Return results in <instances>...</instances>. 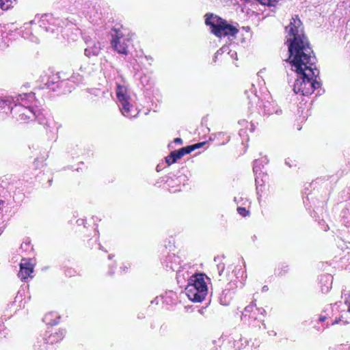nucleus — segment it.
I'll return each instance as SVG.
<instances>
[{
	"label": "nucleus",
	"instance_id": "nucleus-1",
	"mask_svg": "<svg viewBox=\"0 0 350 350\" xmlns=\"http://www.w3.org/2000/svg\"><path fill=\"white\" fill-rule=\"evenodd\" d=\"M285 44L288 46V57L285 60L289 63L295 72H301L303 69L308 70L314 75L317 58L310 46L308 38L305 35L301 21L297 15L293 17L288 26Z\"/></svg>",
	"mask_w": 350,
	"mask_h": 350
},
{
	"label": "nucleus",
	"instance_id": "nucleus-40",
	"mask_svg": "<svg viewBox=\"0 0 350 350\" xmlns=\"http://www.w3.org/2000/svg\"><path fill=\"white\" fill-rule=\"evenodd\" d=\"M338 323V320H336L332 324H336V323Z\"/></svg>",
	"mask_w": 350,
	"mask_h": 350
},
{
	"label": "nucleus",
	"instance_id": "nucleus-35",
	"mask_svg": "<svg viewBox=\"0 0 350 350\" xmlns=\"http://www.w3.org/2000/svg\"><path fill=\"white\" fill-rule=\"evenodd\" d=\"M33 38H34L35 40H33V42H36V43H38V42H39L38 38H36V37H33Z\"/></svg>",
	"mask_w": 350,
	"mask_h": 350
},
{
	"label": "nucleus",
	"instance_id": "nucleus-32",
	"mask_svg": "<svg viewBox=\"0 0 350 350\" xmlns=\"http://www.w3.org/2000/svg\"><path fill=\"white\" fill-rule=\"evenodd\" d=\"M325 319H326V317L325 316H321L319 317V321H324Z\"/></svg>",
	"mask_w": 350,
	"mask_h": 350
},
{
	"label": "nucleus",
	"instance_id": "nucleus-4",
	"mask_svg": "<svg viewBox=\"0 0 350 350\" xmlns=\"http://www.w3.org/2000/svg\"><path fill=\"white\" fill-rule=\"evenodd\" d=\"M205 24L209 26L211 32L217 37L232 36H234L239 30L226 21L219 16H215L212 13H208L205 15Z\"/></svg>",
	"mask_w": 350,
	"mask_h": 350
},
{
	"label": "nucleus",
	"instance_id": "nucleus-29",
	"mask_svg": "<svg viewBox=\"0 0 350 350\" xmlns=\"http://www.w3.org/2000/svg\"><path fill=\"white\" fill-rule=\"evenodd\" d=\"M18 266H19V272L18 273V275L20 277V273H22V260L18 263Z\"/></svg>",
	"mask_w": 350,
	"mask_h": 350
},
{
	"label": "nucleus",
	"instance_id": "nucleus-13",
	"mask_svg": "<svg viewBox=\"0 0 350 350\" xmlns=\"http://www.w3.org/2000/svg\"><path fill=\"white\" fill-rule=\"evenodd\" d=\"M181 159L177 150L172 151L170 154L165 157V162L168 165L176 163L178 159Z\"/></svg>",
	"mask_w": 350,
	"mask_h": 350
},
{
	"label": "nucleus",
	"instance_id": "nucleus-41",
	"mask_svg": "<svg viewBox=\"0 0 350 350\" xmlns=\"http://www.w3.org/2000/svg\"><path fill=\"white\" fill-rule=\"evenodd\" d=\"M34 22V21H31L29 23L32 24Z\"/></svg>",
	"mask_w": 350,
	"mask_h": 350
},
{
	"label": "nucleus",
	"instance_id": "nucleus-6",
	"mask_svg": "<svg viewBox=\"0 0 350 350\" xmlns=\"http://www.w3.org/2000/svg\"><path fill=\"white\" fill-rule=\"evenodd\" d=\"M124 92L125 88L124 87L118 85L116 95L122 105V113L124 116H129L130 104L128 101L129 98Z\"/></svg>",
	"mask_w": 350,
	"mask_h": 350
},
{
	"label": "nucleus",
	"instance_id": "nucleus-31",
	"mask_svg": "<svg viewBox=\"0 0 350 350\" xmlns=\"http://www.w3.org/2000/svg\"><path fill=\"white\" fill-rule=\"evenodd\" d=\"M222 52H223V51H222V49H219V50L216 52V53H215V58H217V55L218 54H220V53H222Z\"/></svg>",
	"mask_w": 350,
	"mask_h": 350
},
{
	"label": "nucleus",
	"instance_id": "nucleus-17",
	"mask_svg": "<svg viewBox=\"0 0 350 350\" xmlns=\"http://www.w3.org/2000/svg\"><path fill=\"white\" fill-rule=\"evenodd\" d=\"M177 151L178 152L179 155L182 158L185 154H189L192 151H193V146H187L183 147V148L177 150Z\"/></svg>",
	"mask_w": 350,
	"mask_h": 350
},
{
	"label": "nucleus",
	"instance_id": "nucleus-34",
	"mask_svg": "<svg viewBox=\"0 0 350 350\" xmlns=\"http://www.w3.org/2000/svg\"><path fill=\"white\" fill-rule=\"evenodd\" d=\"M275 113H277V114H280L282 113V110L281 109H276L275 111Z\"/></svg>",
	"mask_w": 350,
	"mask_h": 350
},
{
	"label": "nucleus",
	"instance_id": "nucleus-9",
	"mask_svg": "<svg viewBox=\"0 0 350 350\" xmlns=\"http://www.w3.org/2000/svg\"><path fill=\"white\" fill-rule=\"evenodd\" d=\"M88 47L85 49V55L88 57L91 55L96 56L99 54L101 47L99 42H95L90 41V42H86Z\"/></svg>",
	"mask_w": 350,
	"mask_h": 350
},
{
	"label": "nucleus",
	"instance_id": "nucleus-12",
	"mask_svg": "<svg viewBox=\"0 0 350 350\" xmlns=\"http://www.w3.org/2000/svg\"><path fill=\"white\" fill-rule=\"evenodd\" d=\"M65 330L61 329L58 332H56L54 334H51L48 338H46V343H54L58 342L62 340L65 336Z\"/></svg>",
	"mask_w": 350,
	"mask_h": 350
},
{
	"label": "nucleus",
	"instance_id": "nucleus-26",
	"mask_svg": "<svg viewBox=\"0 0 350 350\" xmlns=\"http://www.w3.org/2000/svg\"><path fill=\"white\" fill-rule=\"evenodd\" d=\"M345 304L348 305L347 312H350V292L348 294V297L345 300Z\"/></svg>",
	"mask_w": 350,
	"mask_h": 350
},
{
	"label": "nucleus",
	"instance_id": "nucleus-38",
	"mask_svg": "<svg viewBox=\"0 0 350 350\" xmlns=\"http://www.w3.org/2000/svg\"><path fill=\"white\" fill-rule=\"evenodd\" d=\"M113 256L112 254H109V255L108 256V258H109V259H111V258H113Z\"/></svg>",
	"mask_w": 350,
	"mask_h": 350
},
{
	"label": "nucleus",
	"instance_id": "nucleus-37",
	"mask_svg": "<svg viewBox=\"0 0 350 350\" xmlns=\"http://www.w3.org/2000/svg\"><path fill=\"white\" fill-rule=\"evenodd\" d=\"M174 257H175V256H173V258H174ZM172 258V256H167V259H168L169 260H171V258Z\"/></svg>",
	"mask_w": 350,
	"mask_h": 350
},
{
	"label": "nucleus",
	"instance_id": "nucleus-24",
	"mask_svg": "<svg viewBox=\"0 0 350 350\" xmlns=\"http://www.w3.org/2000/svg\"><path fill=\"white\" fill-rule=\"evenodd\" d=\"M253 309V305L250 304L247 306H246L244 309V312H243V315L246 316L247 313H250L252 311Z\"/></svg>",
	"mask_w": 350,
	"mask_h": 350
},
{
	"label": "nucleus",
	"instance_id": "nucleus-15",
	"mask_svg": "<svg viewBox=\"0 0 350 350\" xmlns=\"http://www.w3.org/2000/svg\"><path fill=\"white\" fill-rule=\"evenodd\" d=\"M36 102L35 94L33 92L23 93V103L25 105H33V103Z\"/></svg>",
	"mask_w": 350,
	"mask_h": 350
},
{
	"label": "nucleus",
	"instance_id": "nucleus-22",
	"mask_svg": "<svg viewBox=\"0 0 350 350\" xmlns=\"http://www.w3.org/2000/svg\"><path fill=\"white\" fill-rule=\"evenodd\" d=\"M237 211L240 215H241L244 217L249 215V211L247 210H246V208L244 207H238Z\"/></svg>",
	"mask_w": 350,
	"mask_h": 350
},
{
	"label": "nucleus",
	"instance_id": "nucleus-14",
	"mask_svg": "<svg viewBox=\"0 0 350 350\" xmlns=\"http://www.w3.org/2000/svg\"><path fill=\"white\" fill-rule=\"evenodd\" d=\"M6 107L8 109L10 110L11 113L14 114L18 109L20 108V106H17L15 104L14 108L10 106V101L8 100L1 99L0 100V108L2 109H5Z\"/></svg>",
	"mask_w": 350,
	"mask_h": 350
},
{
	"label": "nucleus",
	"instance_id": "nucleus-33",
	"mask_svg": "<svg viewBox=\"0 0 350 350\" xmlns=\"http://www.w3.org/2000/svg\"><path fill=\"white\" fill-rule=\"evenodd\" d=\"M167 267H170V268L171 269H172L173 271H174V270H175V267L173 266L172 263H171V265H167Z\"/></svg>",
	"mask_w": 350,
	"mask_h": 350
},
{
	"label": "nucleus",
	"instance_id": "nucleus-7",
	"mask_svg": "<svg viewBox=\"0 0 350 350\" xmlns=\"http://www.w3.org/2000/svg\"><path fill=\"white\" fill-rule=\"evenodd\" d=\"M39 109L35 105H25L23 103V120L34 121L38 118Z\"/></svg>",
	"mask_w": 350,
	"mask_h": 350
},
{
	"label": "nucleus",
	"instance_id": "nucleus-16",
	"mask_svg": "<svg viewBox=\"0 0 350 350\" xmlns=\"http://www.w3.org/2000/svg\"><path fill=\"white\" fill-rule=\"evenodd\" d=\"M288 269H289L288 265L286 263H282L277 269H275V274L279 277H282L288 273Z\"/></svg>",
	"mask_w": 350,
	"mask_h": 350
},
{
	"label": "nucleus",
	"instance_id": "nucleus-39",
	"mask_svg": "<svg viewBox=\"0 0 350 350\" xmlns=\"http://www.w3.org/2000/svg\"><path fill=\"white\" fill-rule=\"evenodd\" d=\"M285 163L288 165L289 167H291V165L289 164V162H288L287 161H285Z\"/></svg>",
	"mask_w": 350,
	"mask_h": 350
},
{
	"label": "nucleus",
	"instance_id": "nucleus-5",
	"mask_svg": "<svg viewBox=\"0 0 350 350\" xmlns=\"http://www.w3.org/2000/svg\"><path fill=\"white\" fill-rule=\"evenodd\" d=\"M57 22L59 20L49 14H43L38 21L40 27L44 28L46 31L51 33H55V30H57L59 25Z\"/></svg>",
	"mask_w": 350,
	"mask_h": 350
},
{
	"label": "nucleus",
	"instance_id": "nucleus-36",
	"mask_svg": "<svg viewBox=\"0 0 350 350\" xmlns=\"http://www.w3.org/2000/svg\"><path fill=\"white\" fill-rule=\"evenodd\" d=\"M157 172H159V171H160V166H159V165H158L157 166Z\"/></svg>",
	"mask_w": 350,
	"mask_h": 350
},
{
	"label": "nucleus",
	"instance_id": "nucleus-46",
	"mask_svg": "<svg viewBox=\"0 0 350 350\" xmlns=\"http://www.w3.org/2000/svg\"><path fill=\"white\" fill-rule=\"evenodd\" d=\"M3 202L1 200H0V204L2 203Z\"/></svg>",
	"mask_w": 350,
	"mask_h": 350
},
{
	"label": "nucleus",
	"instance_id": "nucleus-23",
	"mask_svg": "<svg viewBox=\"0 0 350 350\" xmlns=\"http://www.w3.org/2000/svg\"><path fill=\"white\" fill-rule=\"evenodd\" d=\"M217 271H218V274L219 275H221L224 269H225V265L223 263H221V264H219L217 265Z\"/></svg>",
	"mask_w": 350,
	"mask_h": 350
},
{
	"label": "nucleus",
	"instance_id": "nucleus-30",
	"mask_svg": "<svg viewBox=\"0 0 350 350\" xmlns=\"http://www.w3.org/2000/svg\"><path fill=\"white\" fill-rule=\"evenodd\" d=\"M269 290V288L267 285H265L262 288V292H266Z\"/></svg>",
	"mask_w": 350,
	"mask_h": 350
},
{
	"label": "nucleus",
	"instance_id": "nucleus-2",
	"mask_svg": "<svg viewBox=\"0 0 350 350\" xmlns=\"http://www.w3.org/2000/svg\"><path fill=\"white\" fill-rule=\"evenodd\" d=\"M306 71H308V70L303 69V72H296L298 78L295 80L293 87V91L295 94L300 93L303 96H308L321 86L320 82L317 81L319 70H314V75H312L310 72L306 73Z\"/></svg>",
	"mask_w": 350,
	"mask_h": 350
},
{
	"label": "nucleus",
	"instance_id": "nucleus-43",
	"mask_svg": "<svg viewBox=\"0 0 350 350\" xmlns=\"http://www.w3.org/2000/svg\"><path fill=\"white\" fill-rule=\"evenodd\" d=\"M126 269H127V267H124V271H126Z\"/></svg>",
	"mask_w": 350,
	"mask_h": 350
},
{
	"label": "nucleus",
	"instance_id": "nucleus-25",
	"mask_svg": "<svg viewBox=\"0 0 350 350\" xmlns=\"http://www.w3.org/2000/svg\"><path fill=\"white\" fill-rule=\"evenodd\" d=\"M204 144H205V142H200V143L190 145V146H193V150H195L196 149L201 148Z\"/></svg>",
	"mask_w": 350,
	"mask_h": 350
},
{
	"label": "nucleus",
	"instance_id": "nucleus-28",
	"mask_svg": "<svg viewBox=\"0 0 350 350\" xmlns=\"http://www.w3.org/2000/svg\"><path fill=\"white\" fill-rule=\"evenodd\" d=\"M265 111L270 115V114H272L273 113V111H271L269 108H268V106L267 105H265Z\"/></svg>",
	"mask_w": 350,
	"mask_h": 350
},
{
	"label": "nucleus",
	"instance_id": "nucleus-11",
	"mask_svg": "<svg viewBox=\"0 0 350 350\" xmlns=\"http://www.w3.org/2000/svg\"><path fill=\"white\" fill-rule=\"evenodd\" d=\"M23 261H25L23 262V272L27 276L32 278L33 276L31 274L33 272L34 266L36 265L35 260L33 258H28L26 260V259L23 258Z\"/></svg>",
	"mask_w": 350,
	"mask_h": 350
},
{
	"label": "nucleus",
	"instance_id": "nucleus-44",
	"mask_svg": "<svg viewBox=\"0 0 350 350\" xmlns=\"http://www.w3.org/2000/svg\"><path fill=\"white\" fill-rule=\"evenodd\" d=\"M113 272H111V271H110V272H109V274H110V275H113Z\"/></svg>",
	"mask_w": 350,
	"mask_h": 350
},
{
	"label": "nucleus",
	"instance_id": "nucleus-8",
	"mask_svg": "<svg viewBox=\"0 0 350 350\" xmlns=\"http://www.w3.org/2000/svg\"><path fill=\"white\" fill-rule=\"evenodd\" d=\"M111 46L118 53L125 54L128 53V45L125 42L124 39L116 36V38L113 37L111 40Z\"/></svg>",
	"mask_w": 350,
	"mask_h": 350
},
{
	"label": "nucleus",
	"instance_id": "nucleus-45",
	"mask_svg": "<svg viewBox=\"0 0 350 350\" xmlns=\"http://www.w3.org/2000/svg\"><path fill=\"white\" fill-rule=\"evenodd\" d=\"M234 200L235 202H237V198H236V197L234 198Z\"/></svg>",
	"mask_w": 350,
	"mask_h": 350
},
{
	"label": "nucleus",
	"instance_id": "nucleus-10",
	"mask_svg": "<svg viewBox=\"0 0 350 350\" xmlns=\"http://www.w3.org/2000/svg\"><path fill=\"white\" fill-rule=\"evenodd\" d=\"M59 319L60 316L58 315L56 312H50L44 315L42 321L46 325L53 326L59 323Z\"/></svg>",
	"mask_w": 350,
	"mask_h": 350
},
{
	"label": "nucleus",
	"instance_id": "nucleus-21",
	"mask_svg": "<svg viewBox=\"0 0 350 350\" xmlns=\"http://www.w3.org/2000/svg\"><path fill=\"white\" fill-rule=\"evenodd\" d=\"M260 175V173H259V175L256 174V178H255V183L256 185L257 190L258 189V186H262V183H264V180H262V178L260 179V177H259Z\"/></svg>",
	"mask_w": 350,
	"mask_h": 350
},
{
	"label": "nucleus",
	"instance_id": "nucleus-3",
	"mask_svg": "<svg viewBox=\"0 0 350 350\" xmlns=\"http://www.w3.org/2000/svg\"><path fill=\"white\" fill-rule=\"evenodd\" d=\"M204 274L197 273L192 275L185 288L189 299L193 302L202 301L208 292V287L204 281Z\"/></svg>",
	"mask_w": 350,
	"mask_h": 350
},
{
	"label": "nucleus",
	"instance_id": "nucleus-18",
	"mask_svg": "<svg viewBox=\"0 0 350 350\" xmlns=\"http://www.w3.org/2000/svg\"><path fill=\"white\" fill-rule=\"evenodd\" d=\"M12 6V2L10 3L9 0L0 1V7L3 10H7Z\"/></svg>",
	"mask_w": 350,
	"mask_h": 350
},
{
	"label": "nucleus",
	"instance_id": "nucleus-27",
	"mask_svg": "<svg viewBox=\"0 0 350 350\" xmlns=\"http://www.w3.org/2000/svg\"><path fill=\"white\" fill-rule=\"evenodd\" d=\"M174 142L178 144H183V139L181 138L177 137L174 139Z\"/></svg>",
	"mask_w": 350,
	"mask_h": 350
},
{
	"label": "nucleus",
	"instance_id": "nucleus-19",
	"mask_svg": "<svg viewBox=\"0 0 350 350\" xmlns=\"http://www.w3.org/2000/svg\"><path fill=\"white\" fill-rule=\"evenodd\" d=\"M258 1L265 5L267 6H275V0H258Z\"/></svg>",
	"mask_w": 350,
	"mask_h": 350
},
{
	"label": "nucleus",
	"instance_id": "nucleus-20",
	"mask_svg": "<svg viewBox=\"0 0 350 350\" xmlns=\"http://www.w3.org/2000/svg\"><path fill=\"white\" fill-rule=\"evenodd\" d=\"M260 171V167L258 165V161L256 159L254 161L253 163V172L256 175L258 172Z\"/></svg>",
	"mask_w": 350,
	"mask_h": 350
},
{
	"label": "nucleus",
	"instance_id": "nucleus-42",
	"mask_svg": "<svg viewBox=\"0 0 350 350\" xmlns=\"http://www.w3.org/2000/svg\"><path fill=\"white\" fill-rule=\"evenodd\" d=\"M212 350H219L217 348L215 347Z\"/></svg>",
	"mask_w": 350,
	"mask_h": 350
}]
</instances>
